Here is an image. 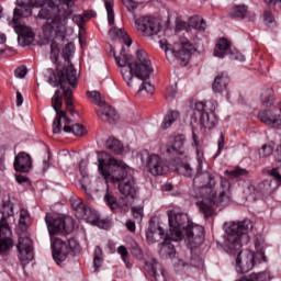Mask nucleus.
<instances>
[{"label":"nucleus","instance_id":"64","mask_svg":"<svg viewBox=\"0 0 281 281\" xmlns=\"http://www.w3.org/2000/svg\"><path fill=\"white\" fill-rule=\"evenodd\" d=\"M5 41H7L5 35L3 33H0V45H3Z\"/></svg>","mask_w":281,"mask_h":281},{"label":"nucleus","instance_id":"40","mask_svg":"<svg viewBox=\"0 0 281 281\" xmlns=\"http://www.w3.org/2000/svg\"><path fill=\"white\" fill-rule=\"evenodd\" d=\"M104 261L102 248L100 246H97L94 248V258H93V265L95 269H100L102 267V262Z\"/></svg>","mask_w":281,"mask_h":281},{"label":"nucleus","instance_id":"42","mask_svg":"<svg viewBox=\"0 0 281 281\" xmlns=\"http://www.w3.org/2000/svg\"><path fill=\"white\" fill-rule=\"evenodd\" d=\"M12 237H0V254H5L12 249Z\"/></svg>","mask_w":281,"mask_h":281},{"label":"nucleus","instance_id":"22","mask_svg":"<svg viewBox=\"0 0 281 281\" xmlns=\"http://www.w3.org/2000/svg\"><path fill=\"white\" fill-rule=\"evenodd\" d=\"M97 115L102 122H108V124H115L120 117L117 116L115 109L106 103L97 109Z\"/></svg>","mask_w":281,"mask_h":281},{"label":"nucleus","instance_id":"55","mask_svg":"<svg viewBox=\"0 0 281 281\" xmlns=\"http://www.w3.org/2000/svg\"><path fill=\"white\" fill-rule=\"evenodd\" d=\"M176 95H177V90H175V88H167L165 93L166 100H175Z\"/></svg>","mask_w":281,"mask_h":281},{"label":"nucleus","instance_id":"63","mask_svg":"<svg viewBox=\"0 0 281 281\" xmlns=\"http://www.w3.org/2000/svg\"><path fill=\"white\" fill-rule=\"evenodd\" d=\"M235 58H236V60H240L241 63H245V55H243V54H237L235 56Z\"/></svg>","mask_w":281,"mask_h":281},{"label":"nucleus","instance_id":"29","mask_svg":"<svg viewBox=\"0 0 281 281\" xmlns=\"http://www.w3.org/2000/svg\"><path fill=\"white\" fill-rule=\"evenodd\" d=\"M110 36H116V38H121V41L123 43H125V45L127 47H131V45H133V41L131 40V37H128V35L126 34V32L122 29H117V27H113L109 31Z\"/></svg>","mask_w":281,"mask_h":281},{"label":"nucleus","instance_id":"2","mask_svg":"<svg viewBox=\"0 0 281 281\" xmlns=\"http://www.w3.org/2000/svg\"><path fill=\"white\" fill-rule=\"evenodd\" d=\"M198 171L193 178V190L196 205L204 218H210L214 214L212 205H229L232 203V184L229 180L221 178L218 186V176L214 172L203 171V161L205 156L203 151L196 149Z\"/></svg>","mask_w":281,"mask_h":281},{"label":"nucleus","instance_id":"4","mask_svg":"<svg viewBox=\"0 0 281 281\" xmlns=\"http://www.w3.org/2000/svg\"><path fill=\"white\" fill-rule=\"evenodd\" d=\"M115 63L121 68V75L130 89H135L140 80H148L153 74V65L146 50H137L136 59L126 54L124 47L119 56L114 54Z\"/></svg>","mask_w":281,"mask_h":281},{"label":"nucleus","instance_id":"7","mask_svg":"<svg viewBox=\"0 0 281 281\" xmlns=\"http://www.w3.org/2000/svg\"><path fill=\"white\" fill-rule=\"evenodd\" d=\"M159 45L160 48L164 49L165 54H172L182 67H186V65L190 63V56H192L194 46L187 37H180L173 45H170L168 40H160Z\"/></svg>","mask_w":281,"mask_h":281},{"label":"nucleus","instance_id":"56","mask_svg":"<svg viewBox=\"0 0 281 281\" xmlns=\"http://www.w3.org/2000/svg\"><path fill=\"white\" fill-rule=\"evenodd\" d=\"M24 76H27V68H25V66H21L15 70V77L23 78Z\"/></svg>","mask_w":281,"mask_h":281},{"label":"nucleus","instance_id":"48","mask_svg":"<svg viewBox=\"0 0 281 281\" xmlns=\"http://www.w3.org/2000/svg\"><path fill=\"white\" fill-rule=\"evenodd\" d=\"M131 252L136 258H142V248H139V245H137V241H132V244H131Z\"/></svg>","mask_w":281,"mask_h":281},{"label":"nucleus","instance_id":"54","mask_svg":"<svg viewBox=\"0 0 281 281\" xmlns=\"http://www.w3.org/2000/svg\"><path fill=\"white\" fill-rule=\"evenodd\" d=\"M265 3L274 10H281V0H265Z\"/></svg>","mask_w":281,"mask_h":281},{"label":"nucleus","instance_id":"62","mask_svg":"<svg viewBox=\"0 0 281 281\" xmlns=\"http://www.w3.org/2000/svg\"><path fill=\"white\" fill-rule=\"evenodd\" d=\"M217 146H218V150H223V148L225 146V139L223 138V135L221 136V138L217 142Z\"/></svg>","mask_w":281,"mask_h":281},{"label":"nucleus","instance_id":"35","mask_svg":"<svg viewBox=\"0 0 281 281\" xmlns=\"http://www.w3.org/2000/svg\"><path fill=\"white\" fill-rule=\"evenodd\" d=\"M19 227L22 232H25L30 227V212L25 209H21L20 211Z\"/></svg>","mask_w":281,"mask_h":281},{"label":"nucleus","instance_id":"33","mask_svg":"<svg viewBox=\"0 0 281 281\" xmlns=\"http://www.w3.org/2000/svg\"><path fill=\"white\" fill-rule=\"evenodd\" d=\"M195 111L201 113H207V111H216V101H209L206 103L204 102H196L195 103Z\"/></svg>","mask_w":281,"mask_h":281},{"label":"nucleus","instance_id":"12","mask_svg":"<svg viewBox=\"0 0 281 281\" xmlns=\"http://www.w3.org/2000/svg\"><path fill=\"white\" fill-rule=\"evenodd\" d=\"M19 14H21V11H19V9H15L13 11V19L11 22H9V25L13 27L14 32L19 36V41H22V45L23 47H25L34 43V31L32 30L31 26H27L19 22V19L16 18L19 16Z\"/></svg>","mask_w":281,"mask_h":281},{"label":"nucleus","instance_id":"11","mask_svg":"<svg viewBox=\"0 0 281 281\" xmlns=\"http://www.w3.org/2000/svg\"><path fill=\"white\" fill-rule=\"evenodd\" d=\"M160 150L164 155H168L169 157H188L186 153V135L178 134L170 136L168 144L162 145Z\"/></svg>","mask_w":281,"mask_h":281},{"label":"nucleus","instance_id":"15","mask_svg":"<svg viewBox=\"0 0 281 281\" xmlns=\"http://www.w3.org/2000/svg\"><path fill=\"white\" fill-rule=\"evenodd\" d=\"M52 249H53V258L57 265L59 262H65L67 260V257L69 254V246L67 245V241L52 237Z\"/></svg>","mask_w":281,"mask_h":281},{"label":"nucleus","instance_id":"32","mask_svg":"<svg viewBox=\"0 0 281 281\" xmlns=\"http://www.w3.org/2000/svg\"><path fill=\"white\" fill-rule=\"evenodd\" d=\"M189 25L191 27H194V30H198L199 32H205V30H207V23L199 15L191 16L189 19Z\"/></svg>","mask_w":281,"mask_h":281},{"label":"nucleus","instance_id":"45","mask_svg":"<svg viewBox=\"0 0 281 281\" xmlns=\"http://www.w3.org/2000/svg\"><path fill=\"white\" fill-rule=\"evenodd\" d=\"M159 268V263L157 260H153L151 262H147L145 265L146 271H149L150 276H157V269Z\"/></svg>","mask_w":281,"mask_h":281},{"label":"nucleus","instance_id":"21","mask_svg":"<svg viewBox=\"0 0 281 281\" xmlns=\"http://www.w3.org/2000/svg\"><path fill=\"white\" fill-rule=\"evenodd\" d=\"M106 184V193L104 195V202L108 205V207H110V210L115 211L117 209L124 210V207H128V205H131V201L126 200V199H121L117 202V198H115V195H113V192H111L109 190V183Z\"/></svg>","mask_w":281,"mask_h":281},{"label":"nucleus","instance_id":"58","mask_svg":"<svg viewBox=\"0 0 281 281\" xmlns=\"http://www.w3.org/2000/svg\"><path fill=\"white\" fill-rule=\"evenodd\" d=\"M15 181H18L19 183H27V177L15 175Z\"/></svg>","mask_w":281,"mask_h":281},{"label":"nucleus","instance_id":"38","mask_svg":"<svg viewBox=\"0 0 281 281\" xmlns=\"http://www.w3.org/2000/svg\"><path fill=\"white\" fill-rule=\"evenodd\" d=\"M29 8H53L54 0H30Z\"/></svg>","mask_w":281,"mask_h":281},{"label":"nucleus","instance_id":"30","mask_svg":"<svg viewBox=\"0 0 281 281\" xmlns=\"http://www.w3.org/2000/svg\"><path fill=\"white\" fill-rule=\"evenodd\" d=\"M179 111H169L161 123V128L164 131H166V128H170V126H172V124L179 120Z\"/></svg>","mask_w":281,"mask_h":281},{"label":"nucleus","instance_id":"24","mask_svg":"<svg viewBox=\"0 0 281 281\" xmlns=\"http://www.w3.org/2000/svg\"><path fill=\"white\" fill-rule=\"evenodd\" d=\"M232 52V44L229 43V40L222 37L217 41L215 49H214V56L215 58H223L224 56H227Z\"/></svg>","mask_w":281,"mask_h":281},{"label":"nucleus","instance_id":"31","mask_svg":"<svg viewBox=\"0 0 281 281\" xmlns=\"http://www.w3.org/2000/svg\"><path fill=\"white\" fill-rule=\"evenodd\" d=\"M105 146H106L108 150H111L115 155H120L122 153V150H124V146L122 145V143L119 139L113 138V137H110L106 140Z\"/></svg>","mask_w":281,"mask_h":281},{"label":"nucleus","instance_id":"8","mask_svg":"<svg viewBox=\"0 0 281 281\" xmlns=\"http://www.w3.org/2000/svg\"><path fill=\"white\" fill-rule=\"evenodd\" d=\"M256 262H267V256L263 250L254 252L251 250H241L235 258V271L238 273H249L256 265Z\"/></svg>","mask_w":281,"mask_h":281},{"label":"nucleus","instance_id":"50","mask_svg":"<svg viewBox=\"0 0 281 281\" xmlns=\"http://www.w3.org/2000/svg\"><path fill=\"white\" fill-rule=\"evenodd\" d=\"M14 10H19V11H21V14H19L18 16H16V19H18V22H21V19H27V16H32V9H30V8H26V9H14Z\"/></svg>","mask_w":281,"mask_h":281},{"label":"nucleus","instance_id":"6","mask_svg":"<svg viewBox=\"0 0 281 281\" xmlns=\"http://www.w3.org/2000/svg\"><path fill=\"white\" fill-rule=\"evenodd\" d=\"M254 229V223L251 220H244L241 222H232L226 226L227 238L225 240V247L234 254V251H240L243 245L249 243V231Z\"/></svg>","mask_w":281,"mask_h":281},{"label":"nucleus","instance_id":"5","mask_svg":"<svg viewBox=\"0 0 281 281\" xmlns=\"http://www.w3.org/2000/svg\"><path fill=\"white\" fill-rule=\"evenodd\" d=\"M168 220L170 237L175 243L181 240L183 236H187L189 240H196L201 236L194 234L199 226H192L188 214L177 210L168 211Z\"/></svg>","mask_w":281,"mask_h":281},{"label":"nucleus","instance_id":"49","mask_svg":"<svg viewBox=\"0 0 281 281\" xmlns=\"http://www.w3.org/2000/svg\"><path fill=\"white\" fill-rule=\"evenodd\" d=\"M72 21L78 25V27H80V30H82V25L87 23V16L77 14L72 16Z\"/></svg>","mask_w":281,"mask_h":281},{"label":"nucleus","instance_id":"13","mask_svg":"<svg viewBox=\"0 0 281 281\" xmlns=\"http://www.w3.org/2000/svg\"><path fill=\"white\" fill-rule=\"evenodd\" d=\"M70 205L78 218H85L86 221H88V223H91L92 225H98V227L104 229V222H100V218H98V216L94 215L92 220L91 217L87 216V214H89L91 211L87 210V206H85V203H82V200L80 198H71Z\"/></svg>","mask_w":281,"mask_h":281},{"label":"nucleus","instance_id":"37","mask_svg":"<svg viewBox=\"0 0 281 281\" xmlns=\"http://www.w3.org/2000/svg\"><path fill=\"white\" fill-rule=\"evenodd\" d=\"M248 14L247 7L245 5H237L232 9L231 16L235 19H245Z\"/></svg>","mask_w":281,"mask_h":281},{"label":"nucleus","instance_id":"27","mask_svg":"<svg viewBox=\"0 0 281 281\" xmlns=\"http://www.w3.org/2000/svg\"><path fill=\"white\" fill-rule=\"evenodd\" d=\"M170 240L175 239L166 238L160 245V256H162V258H172V256L177 254V250L175 249V246L170 244Z\"/></svg>","mask_w":281,"mask_h":281},{"label":"nucleus","instance_id":"53","mask_svg":"<svg viewBox=\"0 0 281 281\" xmlns=\"http://www.w3.org/2000/svg\"><path fill=\"white\" fill-rule=\"evenodd\" d=\"M68 245V249L69 251H76V249H78V247H80V244H78V240L76 238H70L68 239V243H66Z\"/></svg>","mask_w":281,"mask_h":281},{"label":"nucleus","instance_id":"17","mask_svg":"<svg viewBox=\"0 0 281 281\" xmlns=\"http://www.w3.org/2000/svg\"><path fill=\"white\" fill-rule=\"evenodd\" d=\"M258 117L269 128H274L276 131L281 130V115L273 112V110L260 111Z\"/></svg>","mask_w":281,"mask_h":281},{"label":"nucleus","instance_id":"57","mask_svg":"<svg viewBox=\"0 0 281 281\" xmlns=\"http://www.w3.org/2000/svg\"><path fill=\"white\" fill-rule=\"evenodd\" d=\"M273 104V97H269L268 99L262 101V106H266L267 109H269V106H271Z\"/></svg>","mask_w":281,"mask_h":281},{"label":"nucleus","instance_id":"25","mask_svg":"<svg viewBox=\"0 0 281 281\" xmlns=\"http://www.w3.org/2000/svg\"><path fill=\"white\" fill-rule=\"evenodd\" d=\"M227 85H229V76L225 72L217 75L213 82L214 93H223V91H227Z\"/></svg>","mask_w":281,"mask_h":281},{"label":"nucleus","instance_id":"1","mask_svg":"<svg viewBox=\"0 0 281 281\" xmlns=\"http://www.w3.org/2000/svg\"><path fill=\"white\" fill-rule=\"evenodd\" d=\"M58 80L56 77L49 78L48 82L53 87H59L64 90V98L66 102V110L63 109V93L60 90H56L52 98V106L56 112V117L53 122V133L54 135H60V133H72L76 137H82V135H87V128L82 124H74L69 115H74L76 110L74 109V92L68 88L75 87L78 85V70L74 67V65L68 64L67 67L63 69H57ZM69 113V115H68Z\"/></svg>","mask_w":281,"mask_h":281},{"label":"nucleus","instance_id":"36","mask_svg":"<svg viewBox=\"0 0 281 281\" xmlns=\"http://www.w3.org/2000/svg\"><path fill=\"white\" fill-rule=\"evenodd\" d=\"M177 172L183 177H192L194 169L188 162H180L177 167Z\"/></svg>","mask_w":281,"mask_h":281},{"label":"nucleus","instance_id":"34","mask_svg":"<svg viewBox=\"0 0 281 281\" xmlns=\"http://www.w3.org/2000/svg\"><path fill=\"white\" fill-rule=\"evenodd\" d=\"M103 3L108 14V22L110 25H113L115 23V12L113 11L115 0H103Z\"/></svg>","mask_w":281,"mask_h":281},{"label":"nucleus","instance_id":"41","mask_svg":"<svg viewBox=\"0 0 281 281\" xmlns=\"http://www.w3.org/2000/svg\"><path fill=\"white\" fill-rule=\"evenodd\" d=\"M225 175L229 179H238V177H247V169H243L240 167H237L234 170H226Z\"/></svg>","mask_w":281,"mask_h":281},{"label":"nucleus","instance_id":"3","mask_svg":"<svg viewBox=\"0 0 281 281\" xmlns=\"http://www.w3.org/2000/svg\"><path fill=\"white\" fill-rule=\"evenodd\" d=\"M99 173L105 183H119V192L132 202L139 196V187L132 176L131 167L122 160L115 159L110 154L101 151L98 154Z\"/></svg>","mask_w":281,"mask_h":281},{"label":"nucleus","instance_id":"43","mask_svg":"<svg viewBox=\"0 0 281 281\" xmlns=\"http://www.w3.org/2000/svg\"><path fill=\"white\" fill-rule=\"evenodd\" d=\"M271 155H273V145L272 144H265L259 149V157H261V159L271 157Z\"/></svg>","mask_w":281,"mask_h":281},{"label":"nucleus","instance_id":"23","mask_svg":"<svg viewBox=\"0 0 281 281\" xmlns=\"http://www.w3.org/2000/svg\"><path fill=\"white\" fill-rule=\"evenodd\" d=\"M147 236V240L149 243H159V240H166V238H171L170 237V229H169V233H166L164 232V228H161V226H158L157 228H153L150 227L146 234Z\"/></svg>","mask_w":281,"mask_h":281},{"label":"nucleus","instance_id":"44","mask_svg":"<svg viewBox=\"0 0 281 281\" xmlns=\"http://www.w3.org/2000/svg\"><path fill=\"white\" fill-rule=\"evenodd\" d=\"M142 91H145V93H148V95H153V93H155V86L150 82L144 81L140 88L138 89L139 93H142Z\"/></svg>","mask_w":281,"mask_h":281},{"label":"nucleus","instance_id":"26","mask_svg":"<svg viewBox=\"0 0 281 281\" xmlns=\"http://www.w3.org/2000/svg\"><path fill=\"white\" fill-rule=\"evenodd\" d=\"M200 124L204 126V128H214V126L218 124V117L214 111H207L201 114Z\"/></svg>","mask_w":281,"mask_h":281},{"label":"nucleus","instance_id":"9","mask_svg":"<svg viewBox=\"0 0 281 281\" xmlns=\"http://www.w3.org/2000/svg\"><path fill=\"white\" fill-rule=\"evenodd\" d=\"M45 223L50 238H54L55 234H71L76 227L74 217H60L53 213H46Z\"/></svg>","mask_w":281,"mask_h":281},{"label":"nucleus","instance_id":"60","mask_svg":"<svg viewBox=\"0 0 281 281\" xmlns=\"http://www.w3.org/2000/svg\"><path fill=\"white\" fill-rule=\"evenodd\" d=\"M126 227L130 232H135V222L133 221H127L126 222Z\"/></svg>","mask_w":281,"mask_h":281},{"label":"nucleus","instance_id":"46","mask_svg":"<svg viewBox=\"0 0 281 281\" xmlns=\"http://www.w3.org/2000/svg\"><path fill=\"white\" fill-rule=\"evenodd\" d=\"M60 49L58 48V43L53 42L50 44V58L56 63L58 60V54Z\"/></svg>","mask_w":281,"mask_h":281},{"label":"nucleus","instance_id":"18","mask_svg":"<svg viewBox=\"0 0 281 281\" xmlns=\"http://www.w3.org/2000/svg\"><path fill=\"white\" fill-rule=\"evenodd\" d=\"M147 169L154 177H159L166 172V161L157 154H151L147 158Z\"/></svg>","mask_w":281,"mask_h":281},{"label":"nucleus","instance_id":"47","mask_svg":"<svg viewBox=\"0 0 281 281\" xmlns=\"http://www.w3.org/2000/svg\"><path fill=\"white\" fill-rule=\"evenodd\" d=\"M132 213L136 221H142V218H144V207L142 206L132 207Z\"/></svg>","mask_w":281,"mask_h":281},{"label":"nucleus","instance_id":"61","mask_svg":"<svg viewBox=\"0 0 281 281\" xmlns=\"http://www.w3.org/2000/svg\"><path fill=\"white\" fill-rule=\"evenodd\" d=\"M265 21L267 23H273V15H271V13H269V12H266L265 13Z\"/></svg>","mask_w":281,"mask_h":281},{"label":"nucleus","instance_id":"39","mask_svg":"<svg viewBox=\"0 0 281 281\" xmlns=\"http://www.w3.org/2000/svg\"><path fill=\"white\" fill-rule=\"evenodd\" d=\"M87 95L90 100H92L94 104H97L98 109L106 103L104 102V98L102 97V94H100V92L98 91L88 92Z\"/></svg>","mask_w":281,"mask_h":281},{"label":"nucleus","instance_id":"14","mask_svg":"<svg viewBox=\"0 0 281 281\" xmlns=\"http://www.w3.org/2000/svg\"><path fill=\"white\" fill-rule=\"evenodd\" d=\"M16 249L19 251V260L22 265H29V262L34 260V249L32 248V239L30 237H20Z\"/></svg>","mask_w":281,"mask_h":281},{"label":"nucleus","instance_id":"10","mask_svg":"<svg viewBox=\"0 0 281 281\" xmlns=\"http://www.w3.org/2000/svg\"><path fill=\"white\" fill-rule=\"evenodd\" d=\"M135 27L145 38H153L161 32V22L154 16H142L135 21Z\"/></svg>","mask_w":281,"mask_h":281},{"label":"nucleus","instance_id":"59","mask_svg":"<svg viewBox=\"0 0 281 281\" xmlns=\"http://www.w3.org/2000/svg\"><path fill=\"white\" fill-rule=\"evenodd\" d=\"M23 104V94L21 92H16V106H21Z\"/></svg>","mask_w":281,"mask_h":281},{"label":"nucleus","instance_id":"19","mask_svg":"<svg viewBox=\"0 0 281 281\" xmlns=\"http://www.w3.org/2000/svg\"><path fill=\"white\" fill-rule=\"evenodd\" d=\"M14 210L12 205L4 204L2 207V217L0 220V238H12V229H10V224H8V218L13 216Z\"/></svg>","mask_w":281,"mask_h":281},{"label":"nucleus","instance_id":"51","mask_svg":"<svg viewBox=\"0 0 281 281\" xmlns=\"http://www.w3.org/2000/svg\"><path fill=\"white\" fill-rule=\"evenodd\" d=\"M117 254H120L123 262H127L128 261V249H126L124 246H120L117 248Z\"/></svg>","mask_w":281,"mask_h":281},{"label":"nucleus","instance_id":"20","mask_svg":"<svg viewBox=\"0 0 281 281\" xmlns=\"http://www.w3.org/2000/svg\"><path fill=\"white\" fill-rule=\"evenodd\" d=\"M13 166L16 172H30L32 170V157L25 151H20L14 158Z\"/></svg>","mask_w":281,"mask_h":281},{"label":"nucleus","instance_id":"28","mask_svg":"<svg viewBox=\"0 0 281 281\" xmlns=\"http://www.w3.org/2000/svg\"><path fill=\"white\" fill-rule=\"evenodd\" d=\"M278 188H280V183L277 180H266L259 184V190L262 194H273Z\"/></svg>","mask_w":281,"mask_h":281},{"label":"nucleus","instance_id":"16","mask_svg":"<svg viewBox=\"0 0 281 281\" xmlns=\"http://www.w3.org/2000/svg\"><path fill=\"white\" fill-rule=\"evenodd\" d=\"M58 8L56 7V2H53L52 7H42L36 19H41L42 21H52L50 25H56L60 23L65 15L56 14Z\"/></svg>","mask_w":281,"mask_h":281},{"label":"nucleus","instance_id":"52","mask_svg":"<svg viewBox=\"0 0 281 281\" xmlns=\"http://www.w3.org/2000/svg\"><path fill=\"white\" fill-rule=\"evenodd\" d=\"M123 4L125 5V8H127V10L131 12L133 10H137V1L135 0H123Z\"/></svg>","mask_w":281,"mask_h":281}]
</instances>
